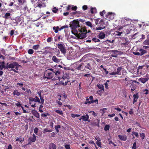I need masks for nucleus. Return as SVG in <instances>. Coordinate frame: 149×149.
Returning a JSON list of instances; mask_svg holds the SVG:
<instances>
[{"instance_id":"1","label":"nucleus","mask_w":149,"mask_h":149,"mask_svg":"<svg viewBox=\"0 0 149 149\" xmlns=\"http://www.w3.org/2000/svg\"><path fill=\"white\" fill-rule=\"evenodd\" d=\"M77 70L82 71H85L88 70H91L92 69V63L84 61V63L80 64Z\"/></svg>"},{"instance_id":"2","label":"nucleus","mask_w":149,"mask_h":149,"mask_svg":"<svg viewBox=\"0 0 149 149\" xmlns=\"http://www.w3.org/2000/svg\"><path fill=\"white\" fill-rule=\"evenodd\" d=\"M70 27L72 30H74L76 32H77V29H78V31L79 29H80L83 27L80 25L78 19L74 20L72 21L70 26Z\"/></svg>"},{"instance_id":"3","label":"nucleus","mask_w":149,"mask_h":149,"mask_svg":"<svg viewBox=\"0 0 149 149\" xmlns=\"http://www.w3.org/2000/svg\"><path fill=\"white\" fill-rule=\"evenodd\" d=\"M78 31L80 33L78 34L77 33V37L79 38L83 39L86 37L87 32L85 28L83 27L80 29H79Z\"/></svg>"},{"instance_id":"4","label":"nucleus","mask_w":149,"mask_h":149,"mask_svg":"<svg viewBox=\"0 0 149 149\" xmlns=\"http://www.w3.org/2000/svg\"><path fill=\"white\" fill-rule=\"evenodd\" d=\"M7 65L8 68H15L16 70L13 69L12 70L14 72L17 73L18 72V71L17 70L18 69L19 67L20 66V65H19L16 62H13L9 64L8 63Z\"/></svg>"},{"instance_id":"5","label":"nucleus","mask_w":149,"mask_h":149,"mask_svg":"<svg viewBox=\"0 0 149 149\" xmlns=\"http://www.w3.org/2000/svg\"><path fill=\"white\" fill-rule=\"evenodd\" d=\"M54 76V74L52 72L49 70H46L44 72L43 78L49 79H52Z\"/></svg>"},{"instance_id":"6","label":"nucleus","mask_w":149,"mask_h":149,"mask_svg":"<svg viewBox=\"0 0 149 149\" xmlns=\"http://www.w3.org/2000/svg\"><path fill=\"white\" fill-rule=\"evenodd\" d=\"M58 48L60 50L61 53L65 54L66 53V49H65V46L62 44H58L57 45Z\"/></svg>"},{"instance_id":"7","label":"nucleus","mask_w":149,"mask_h":149,"mask_svg":"<svg viewBox=\"0 0 149 149\" xmlns=\"http://www.w3.org/2000/svg\"><path fill=\"white\" fill-rule=\"evenodd\" d=\"M95 24L98 26H104L105 24L103 20L100 19V18L95 19Z\"/></svg>"},{"instance_id":"8","label":"nucleus","mask_w":149,"mask_h":149,"mask_svg":"<svg viewBox=\"0 0 149 149\" xmlns=\"http://www.w3.org/2000/svg\"><path fill=\"white\" fill-rule=\"evenodd\" d=\"M83 57L79 61L74 63L73 64V65L75 69L77 70L78 68V66L79 64H81L82 63H84L83 61Z\"/></svg>"},{"instance_id":"9","label":"nucleus","mask_w":149,"mask_h":149,"mask_svg":"<svg viewBox=\"0 0 149 149\" xmlns=\"http://www.w3.org/2000/svg\"><path fill=\"white\" fill-rule=\"evenodd\" d=\"M122 69L121 67H118L117 68V71L116 72H113L109 73L110 75H115L116 74L120 75L121 74V71Z\"/></svg>"},{"instance_id":"10","label":"nucleus","mask_w":149,"mask_h":149,"mask_svg":"<svg viewBox=\"0 0 149 149\" xmlns=\"http://www.w3.org/2000/svg\"><path fill=\"white\" fill-rule=\"evenodd\" d=\"M36 140V136L34 134H33V136L30 137L28 139L29 144H30V142H34Z\"/></svg>"},{"instance_id":"11","label":"nucleus","mask_w":149,"mask_h":149,"mask_svg":"<svg viewBox=\"0 0 149 149\" xmlns=\"http://www.w3.org/2000/svg\"><path fill=\"white\" fill-rule=\"evenodd\" d=\"M13 94L15 96L19 97L23 94V93L22 92H19L17 89H15L13 92Z\"/></svg>"},{"instance_id":"12","label":"nucleus","mask_w":149,"mask_h":149,"mask_svg":"<svg viewBox=\"0 0 149 149\" xmlns=\"http://www.w3.org/2000/svg\"><path fill=\"white\" fill-rule=\"evenodd\" d=\"M106 16L107 17L110 19H113L114 17V13L111 12L108 13L106 15Z\"/></svg>"},{"instance_id":"13","label":"nucleus","mask_w":149,"mask_h":149,"mask_svg":"<svg viewBox=\"0 0 149 149\" xmlns=\"http://www.w3.org/2000/svg\"><path fill=\"white\" fill-rule=\"evenodd\" d=\"M121 22L123 24H124V26L129 25L130 22L129 20H127L126 19H123L121 20Z\"/></svg>"},{"instance_id":"14","label":"nucleus","mask_w":149,"mask_h":149,"mask_svg":"<svg viewBox=\"0 0 149 149\" xmlns=\"http://www.w3.org/2000/svg\"><path fill=\"white\" fill-rule=\"evenodd\" d=\"M89 118V116L88 114L83 116L79 119V120H82L84 121H87L88 119Z\"/></svg>"},{"instance_id":"15","label":"nucleus","mask_w":149,"mask_h":149,"mask_svg":"<svg viewBox=\"0 0 149 149\" xmlns=\"http://www.w3.org/2000/svg\"><path fill=\"white\" fill-rule=\"evenodd\" d=\"M118 137L121 141H125L127 139V137L126 135H118Z\"/></svg>"},{"instance_id":"16","label":"nucleus","mask_w":149,"mask_h":149,"mask_svg":"<svg viewBox=\"0 0 149 149\" xmlns=\"http://www.w3.org/2000/svg\"><path fill=\"white\" fill-rule=\"evenodd\" d=\"M54 74H54L56 76H57L60 74V71L59 70H57L56 69H53V70L52 71V72Z\"/></svg>"},{"instance_id":"17","label":"nucleus","mask_w":149,"mask_h":149,"mask_svg":"<svg viewBox=\"0 0 149 149\" xmlns=\"http://www.w3.org/2000/svg\"><path fill=\"white\" fill-rule=\"evenodd\" d=\"M133 103L134 104L135 102H137V99L139 98L138 93H136V94H134L133 95Z\"/></svg>"},{"instance_id":"18","label":"nucleus","mask_w":149,"mask_h":149,"mask_svg":"<svg viewBox=\"0 0 149 149\" xmlns=\"http://www.w3.org/2000/svg\"><path fill=\"white\" fill-rule=\"evenodd\" d=\"M149 79L147 78H140L139 79L140 81L143 84L145 83Z\"/></svg>"},{"instance_id":"19","label":"nucleus","mask_w":149,"mask_h":149,"mask_svg":"<svg viewBox=\"0 0 149 149\" xmlns=\"http://www.w3.org/2000/svg\"><path fill=\"white\" fill-rule=\"evenodd\" d=\"M52 60L54 62L56 63H58L60 62V60L58 59L56 56H53L52 57Z\"/></svg>"},{"instance_id":"20","label":"nucleus","mask_w":149,"mask_h":149,"mask_svg":"<svg viewBox=\"0 0 149 149\" xmlns=\"http://www.w3.org/2000/svg\"><path fill=\"white\" fill-rule=\"evenodd\" d=\"M56 146L54 143H50L49 146V149H56Z\"/></svg>"},{"instance_id":"21","label":"nucleus","mask_w":149,"mask_h":149,"mask_svg":"<svg viewBox=\"0 0 149 149\" xmlns=\"http://www.w3.org/2000/svg\"><path fill=\"white\" fill-rule=\"evenodd\" d=\"M32 114L37 118H39V114L35 110L33 111Z\"/></svg>"},{"instance_id":"22","label":"nucleus","mask_w":149,"mask_h":149,"mask_svg":"<svg viewBox=\"0 0 149 149\" xmlns=\"http://www.w3.org/2000/svg\"><path fill=\"white\" fill-rule=\"evenodd\" d=\"M29 103L30 104H32V102L33 101L36 102H38L36 100L35 98H33L32 97H30L29 98Z\"/></svg>"},{"instance_id":"23","label":"nucleus","mask_w":149,"mask_h":149,"mask_svg":"<svg viewBox=\"0 0 149 149\" xmlns=\"http://www.w3.org/2000/svg\"><path fill=\"white\" fill-rule=\"evenodd\" d=\"M139 51L140 52V54L141 56H142L144 54L147 52L146 51L144 50L143 49H140Z\"/></svg>"},{"instance_id":"24","label":"nucleus","mask_w":149,"mask_h":149,"mask_svg":"<svg viewBox=\"0 0 149 149\" xmlns=\"http://www.w3.org/2000/svg\"><path fill=\"white\" fill-rule=\"evenodd\" d=\"M105 37V34L104 33H100L99 35V38L100 39H103Z\"/></svg>"},{"instance_id":"25","label":"nucleus","mask_w":149,"mask_h":149,"mask_svg":"<svg viewBox=\"0 0 149 149\" xmlns=\"http://www.w3.org/2000/svg\"><path fill=\"white\" fill-rule=\"evenodd\" d=\"M92 42H99L100 41V40L96 37H94L92 38Z\"/></svg>"},{"instance_id":"26","label":"nucleus","mask_w":149,"mask_h":149,"mask_svg":"<svg viewBox=\"0 0 149 149\" xmlns=\"http://www.w3.org/2000/svg\"><path fill=\"white\" fill-rule=\"evenodd\" d=\"M10 16V13H7L5 14L4 17L6 19H8L9 18Z\"/></svg>"},{"instance_id":"27","label":"nucleus","mask_w":149,"mask_h":149,"mask_svg":"<svg viewBox=\"0 0 149 149\" xmlns=\"http://www.w3.org/2000/svg\"><path fill=\"white\" fill-rule=\"evenodd\" d=\"M55 112L63 116V111L61 110H56L55 111Z\"/></svg>"},{"instance_id":"28","label":"nucleus","mask_w":149,"mask_h":149,"mask_svg":"<svg viewBox=\"0 0 149 149\" xmlns=\"http://www.w3.org/2000/svg\"><path fill=\"white\" fill-rule=\"evenodd\" d=\"M52 130H48L47 128H45V129L43 131V133L45 134L46 132H52Z\"/></svg>"},{"instance_id":"29","label":"nucleus","mask_w":149,"mask_h":149,"mask_svg":"<svg viewBox=\"0 0 149 149\" xmlns=\"http://www.w3.org/2000/svg\"><path fill=\"white\" fill-rule=\"evenodd\" d=\"M91 12L92 14H93L96 12V9L95 8H91Z\"/></svg>"},{"instance_id":"30","label":"nucleus","mask_w":149,"mask_h":149,"mask_svg":"<svg viewBox=\"0 0 149 149\" xmlns=\"http://www.w3.org/2000/svg\"><path fill=\"white\" fill-rule=\"evenodd\" d=\"M39 47L40 45H33L32 47V48L33 49L36 50L39 48Z\"/></svg>"},{"instance_id":"31","label":"nucleus","mask_w":149,"mask_h":149,"mask_svg":"<svg viewBox=\"0 0 149 149\" xmlns=\"http://www.w3.org/2000/svg\"><path fill=\"white\" fill-rule=\"evenodd\" d=\"M50 114L47 113H42L41 114V116L42 117H47L48 116H49Z\"/></svg>"},{"instance_id":"32","label":"nucleus","mask_w":149,"mask_h":149,"mask_svg":"<svg viewBox=\"0 0 149 149\" xmlns=\"http://www.w3.org/2000/svg\"><path fill=\"white\" fill-rule=\"evenodd\" d=\"M106 27L105 26H99L98 27L96 28V30H101L102 29H103L104 28H105Z\"/></svg>"},{"instance_id":"33","label":"nucleus","mask_w":149,"mask_h":149,"mask_svg":"<svg viewBox=\"0 0 149 149\" xmlns=\"http://www.w3.org/2000/svg\"><path fill=\"white\" fill-rule=\"evenodd\" d=\"M86 24L87 26H88L90 27H92V24L91 22L89 21H87L86 22Z\"/></svg>"},{"instance_id":"34","label":"nucleus","mask_w":149,"mask_h":149,"mask_svg":"<svg viewBox=\"0 0 149 149\" xmlns=\"http://www.w3.org/2000/svg\"><path fill=\"white\" fill-rule=\"evenodd\" d=\"M110 126L109 125H106L104 127V130L105 131H107L109 130Z\"/></svg>"},{"instance_id":"35","label":"nucleus","mask_w":149,"mask_h":149,"mask_svg":"<svg viewBox=\"0 0 149 149\" xmlns=\"http://www.w3.org/2000/svg\"><path fill=\"white\" fill-rule=\"evenodd\" d=\"M101 140H98L96 142V144L97 146L99 147H101V143L100 142Z\"/></svg>"},{"instance_id":"36","label":"nucleus","mask_w":149,"mask_h":149,"mask_svg":"<svg viewBox=\"0 0 149 149\" xmlns=\"http://www.w3.org/2000/svg\"><path fill=\"white\" fill-rule=\"evenodd\" d=\"M97 86L98 87V88L100 89H101V90L103 91L104 90V86L103 85H100V84L97 85Z\"/></svg>"},{"instance_id":"37","label":"nucleus","mask_w":149,"mask_h":149,"mask_svg":"<svg viewBox=\"0 0 149 149\" xmlns=\"http://www.w3.org/2000/svg\"><path fill=\"white\" fill-rule=\"evenodd\" d=\"M45 52L46 53H48L49 52V49H50V47H47L45 48Z\"/></svg>"},{"instance_id":"38","label":"nucleus","mask_w":149,"mask_h":149,"mask_svg":"<svg viewBox=\"0 0 149 149\" xmlns=\"http://www.w3.org/2000/svg\"><path fill=\"white\" fill-rule=\"evenodd\" d=\"M90 102H89L91 104L93 103V102H95L97 103V104L98 103V100L97 99L96 100H92L90 101Z\"/></svg>"},{"instance_id":"39","label":"nucleus","mask_w":149,"mask_h":149,"mask_svg":"<svg viewBox=\"0 0 149 149\" xmlns=\"http://www.w3.org/2000/svg\"><path fill=\"white\" fill-rule=\"evenodd\" d=\"M28 52L29 54H32L33 53L34 51L32 49H29L28 50Z\"/></svg>"},{"instance_id":"40","label":"nucleus","mask_w":149,"mask_h":149,"mask_svg":"<svg viewBox=\"0 0 149 149\" xmlns=\"http://www.w3.org/2000/svg\"><path fill=\"white\" fill-rule=\"evenodd\" d=\"M140 136L142 140H143L145 137V135L144 133H140Z\"/></svg>"},{"instance_id":"41","label":"nucleus","mask_w":149,"mask_h":149,"mask_svg":"<svg viewBox=\"0 0 149 149\" xmlns=\"http://www.w3.org/2000/svg\"><path fill=\"white\" fill-rule=\"evenodd\" d=\"M52 11L53 13H57V11H58V9L56 8V7H55L53 8Z\"/></svg>"},{"instance_id":"42","label":"nucleus","mask_w":149,"mask_h":149,"mask_svg":"<svg viewBox=\"0 0 149 149\" xmlns=\"http://www.w3.org/2000/svg\"><path fill=\"white\" fill-rule=\"evenodd\" d=\"M43 107V106L42 104H41L40 105V107H39V111L41 113L43 112V111L42 109Z\"/></svg>"},{"instance_id":"43","label":"nucleus","mask_w":149,"mask_h":149,"mask_svg":"<svg viewBox=\"0 0 149 149\" xmlns=\"http://www.w3.org/2000/svg\"><path fill=\"white\" fill-rule=\"evenodd\" d=\"M80 116V115L77 114H72L71 115V116L72 118H75L76 117H79Z\"/></svg>"},{"instance_id":"44","label":"nucleus","mask_w":149,"mask_h":149,"mask_svg":"<svg viewBox=\"0 0 149 149\" xmlns=\"http://www.w3.org/2000/svg\"><path fill=\"white\" fill-rule=\"evenodd\" d=\"M71 32H72V34H73V35H75L77 37V33H78V31L77 30V32L76 31H74V30H72V31Z\"/></svg>"},{"instance_id":"45","label":"nucleus","mask_w":149,"mask_h":149,"mask_svg":"<svg viewBox=\"0 0 149 149\" xmlns=\"http://www.w3.org/2000/svg\"><path fill=\"white\" fill-rule=\"evenodd\" d=\"M119 52L117 50H110V52L111 53H113L114 54H116L118 52Z\"/></svg>"},{"instance_id":"46","label":"nucleus","mask_w":149,"mask_h":149,"mask_svg":"<svg viewBox=\"0 0 149 149\" xmlns=\"http://www.w3.org/2000/svg\"><path fill=\"white\" fill-rule=\"evenodd\" d=\"M122 33V32H120L119 31H116L115 32V34L116 35L120 36Z\"/></svg>"},{"instance_id":"47","label":"nucleus","mask_w":149,"mask_h":149,"mask_svg":"<svg viewBox=\"0 0 149 149\" xmlns=\"http://www.w3.org/2000/svg\"><path fill=\"white\" fill-rule=\"evenodd\" d=\"M133 134H134L137 138H138L139 135L138 133L137 132H132Z\"/></svg>"},{"instance_id":"48","label":"nucleus","mask_w":149,"mask_h":149,"mask_svg":"<svg viewBox=\"0 0 149 149\" xmlns=\"http://www.w3.org/2000/svg\"><path fill=\"white\" fill-rule=\"evenodd\" d=\"M136 142H134L133 144V146L132 147V148L133 149H136Z\"/></svg>"},{"instance_id":"49","label":"nucleus","mask_w":149,"mask_h":149,"mask_svg":"<svg viewBox=\"0 0 149 149\" xmlns=\"http://www.w3.org/2000/svg\"><path fill=\"white\" fill-rule=\"evenodd\" d=\"M36 99L39 103H41V102L39 98L37 96L35 97Z\"/></svg>"},{"instance_id":"50","label":"nucleus","mask_w":149,"mask_h":149,"mask_svg":"<svg viewBox=\"0 0 149 149\" xmlns=\"http://www.w3.org/2000/svg\"><path fill=\"white\" fill-rule=\"evenodd\" d=\"M52 37H49L47 39V41L48 42H49L52 40Z\"/></svg>"},{"instance_id":"51","label":"nucleus","mask_w":149,"mask_h":149,"mask_svg":"<svg viewBox=\"0 0 149 149\" xmlns=\"http://www.w3.org/2000/svg\"><path fill=\"white\" fill-rule=\"evenodd\" d=\"M77 8V7L76 6H75L72 7L71 8V9L73 11H76Z\"/></svg>"},{"instance_id":"52","label":"nucleus","mask_w":149,"mask_h":149,"mask_svg":"<svg viewBox=\"0 0 149 149\" xmlns=\"http://www.w3.org/2000/svg\"><path fill=\"white\" fill-rule=\"evenodd\" d=\"M16 105L18 107H20L21 106L22 104L20 103V102H18L17 103H16Z\"/></svg>"},{"instance_id":"53","label":"nucleus","mask_w":149,"mask_h":149,"mask_svg":"<svg viewBox=\"0 0 149 149\" xmlns=\"http://www.w3.org/2000/svg\"><path fill=\"white\" fill-rule=\"evenodd\" d=\"M65 147L66 149H70V145L67 144L65 145Z\"/></svg>"},{"instance_id":"54","label":"nucleus","mask_w":149,"mask_h":149,"mask_svg":"<svg viewBox=\"0 0 149 149\" xmlns=\"http://www.w3.org/2000/svg\"><path fill=\"white\" fill-rule=\"evenodd\" d=\"M40 101L41 102V103H42V104L44 103V100L43 98V97H40Z\"/></svg>"},{"instance_id":"55","label":"nucleus","mask_w":149,"mask_h":149,"mask_svg":"<svg viewBox=\"0 0 149 149\" xmlns=\"http://www.w3.org/2000/svg\"><path fill=\"white\" fill-rule=\"evenodd\" d=\"M38 129L37 127H36L34 130V132L35 133L37 134L38 132Z\"/></svg>"},{"instance_id":"56","label":"nucleus","mask_w":149,"mask_h":149,"mask_svg":"<svg viewBox=\"0 0 149 149\" xmlns=\"http://www.w3.org/2000/svg\"><path fill=\"white\" fill-rule=\"evenodd\" d=\"M132 53L134 54L135 55H136L137 56H139L140 55V53L139 52H133Z\"/></svg>"},{"instance_id":"57","label":"nucleus","mask_w":149,"mask_h":149,"mask_svg":"<svg viewBox=\"0 0 149 149\" xmlns=\"http://www.w3.org/2000/svg\"><path fill=\"white\" fill-rule=\"evenodd\" d=\"M17 85H19L20 87H22V86H23V84L21 83H17Z\"/></svg>"},{"instance_id":"58","label":"nucleus","mask_w":149,"mask_h":149,"mask_svg":"<svg viewBox=\"0 0 149 149\" xmlns=\"http://www.w3.org/2000/svg\"><path fill=\"white\" fill-rule=\"evenodd\" d=\"M67 27L66 26H63L61 27L60 28H59V31H61V30H62L64 28H65Z\"/></svg>"},{"instance_id":"59","label":"nucleus","mask_w":149,"mask_h":149,"mask_svg":"<svg viewBox=\"0 0 149 149\" xmlns=\"http://www.w3.org/2000/svg\"><path fill=\"white\" fill-rule=\"evenodd\" d=\"M145 44L147 45H149V39L146 40L144 41Z\"/></svg>"},{"instance_id":"60","label":"nucleus","mask_w":149,"mask_h":149,"mask_svg":"<svg viewBox=\"0 0 149 149\" xmlns=\"http://www.w3.org/2000/svg\"><path fill=\"white\" fill-rule=\"evenodd\" d=\"M41 93H42V92L41 91H38L37 92V93L38 95L40 97H42L41 96Z\"/></svg>"},{"instance_id":"61","label":"nucleus","mask_w":149,"mask_h":149,"mask_svg":"<svg viewBox=\"0 0 149 149\" xmlns=\"http://www.w3.org/2000/svg\"><path fill=\"white\" fill-rule=\"evenodd\" d=\"M58 29H59V27L58 26H56V29L54 30V32L56 33H57L58 32Z\"/></svg>"},{"instance_id":"62","label":"nucleus","mask_w":149,"mask_h":149,"mask_svg":"<svg viewBox=\"0 0 149 149\" xmlns=\"http://www.w3.org/2000/svg\"><path fill=\"white\" fill-rule=\"evenodd\" d=\"M87 8L88 7L86 5H84L82 6V8L84 10H86Z\"/></svg>"},{"instance_id":"63","label":"nucleus","mask_w":149,"mask_h":149,"mask_svg":"<svg viewBox=\"0 0 149 149\" xmlns=\"http://www.w3.org/2000/svg\"><path fill=\"white\" fill-rule=\"evenodd\" d=\"M65 106L67 107L69 109H72V107L70 105H66Z\"/></svg>"},{"instance_id":"64","label":"nucleus","mask_w":149,"mask_h":149,"mask_svg":"<svg viewBox=\"0 0 149 149\" xmlns=\"http://www.w3.org/2000/svg\"><path fill=\"white\" fill-rule=\"evenodd\" d=\"M14 31L15 30H13L10 31V34L11 36H12L14 34Z\"/></svg>"}]
</instances>
